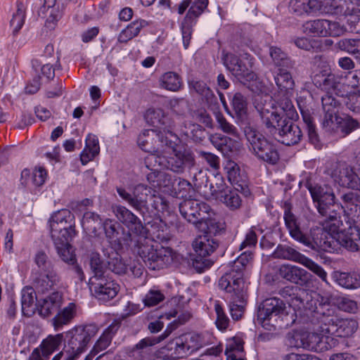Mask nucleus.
Listing matches in <instances>:
<instances>
[{
	"mask_svg": "<svg viewBox=\"0 0 360 360\" xmlns=\"http://www.w3.org/2000/svg\"><path fill=\"white\" fill-rule=\"evenodd\" d=\"M189 87L204 98L207 102H211L214 97L212 91L202 81L192 80L189 82Z\"/></svg>",
	"mask_w": 360,
	"mask_h": 360,
	"instance_id": "e2e57ef3",
	"label": "nucleus"
},
{
	"mask_svg": "<svg viewBox=\"0 0 360 360\" xmlns=\"http://www.w3.org/2000/svg\"><path fill=\"white\" fill-rule=\"evenodd\" d=\"M72 214L68 210H60L51 216L49 226L53 241L72 239L75 235L74 224L72 222Z\"/></svg>",
	"mask_w": 360,
	"mask_h": 360,
	"instance_id": "f8f14e48",
	"label": "nucleus"
},
{
	"mask_svg": "<svg viewBox=\"0 0 360 360\" xmlns=\"http://www.w3.org/2000/svg\"><path fill=\"white\" fill-rule=\"evenodd\" d=\"M60 282V277L53 271H49L45 275L34 280V287L39 293H46Z\"/></svg>",
	"mask_w": 360,
	"mask_h": 360,
	"instance_id": "f704fd0d",
	"label": "nucleus"
},
{
	"mask_svg": "<svg viewBox=\"0 0 360 360\" xmlns=\"http://www.w3.org/2000/svg\"><path fill=\"white\" fill-rule=\"evenodd\" d=\"M315 320V324H319L318 330L329 336L349 337L358 328V323L354 319H339L335 309L326 304H319L316 311Z\"/></svg>",
	"mask_w": 360,
	"mask_h": 360,
	"instance_id": "20e7f679",
	"label": "nucleus"
},
{
	"mask_svg": "<svg viewBox=\"0 0 360 360\" xmlns=\"http://www.w3.org/2000/svg\"><path fill=\"white\" fill-rule=\"evenodd\" d=\"M226 360H245L243 342L239 338H233L227 342L225 350Z\"/></svg>",
	"mask_w": 360,
	"mask_h": 360,
	"instance_id": "37998d69",
	"label": "nucleus"
},
{
	"mask_svg": "<svg viewBox=\"0 0 360 360\" xmlns=\"http://www.w3.org/2000/svg\"><path fill=\"white\" fill-rule=\"evenodd\" d=\"M292 68H280L274 77L275 82L281 91H286L292 89L295 86L294 80L290 70Z\"/></svg>",
	"mask_w": 360,
	"mask_h": 360,
	"instance_id": "09e8293b",
	"label": "nucleus"
},
{
	"mask_svg": "<svg viewBox=\"0 0 360 360\" xmlns=\"http://www.w3.org/2000/svg\"><path fill=\"white\" fill-rule=\"evenodd\" d=\"M187 356L206 345L204 337L199 333H190L179 337Z\"/></svg>",
	"mask_w": 360,
	"mask_h": 360,
	"instance_id": "7c9ffc66",
	"label": "nucleus"
},
{
	"mask_svg": "<svg viewBox=\"0 0 360 360\" xmlns=\"http://www.w3.org/2000/svg\"><path fill=\"white\" fill-rule=\"evenodd\" d=\"M145 163L147 167H159L176 174H182L186 167H191L195 165V158L191 151H176L174 148L168 150L164 149L160 154H149L145 159Z\"/></svg>",
	"mask_w": 360,
	"mask_h": 360,
	"instance_id": "39448f33",
	"label": "nucleus"
},
{
	"mask_svg": "<svg viewBox=\"0 0 360 360\" xmlns=\"http://www.w3.org/2000/svg\"><path fill=\"white\" fill-rule=\"evenodd\" d=\"M75 314V305L73 303L69 304L60 311L52 319V323L56 330H60L63 326L69 323Z\"/></svg>",
	"mask_w": 360,
	"mask_h": 360,
	"instance_id": "58836bf2",
	"label": "nucleus"
},
{
	"mask_svg": "<svg viewBox=\"0 0 360 360\" xmlns=\"http://www.w3.org/2000/svg\"><path fill=\"white\" fill-rule=\"evenodd\" d=\"M221 59L226 68L238 79L252 81L255 79L253 71L236 54L223 51Z\"/></svg>",
	"mask_w": 360,
	"mask_h": 360,
	"instance_id": "2eb2a0df",
	"label": "nucleus"
},
{
	"mask_svg": "<svg viewBox=\"0 0 360 360\" xmlns=\"http://www.w3.org/2000/svg\"><path fill=\"white\" fill-rule=\"evenodd\" d=\"M179 337L174 339L160 349L158 358L162 360H174L187 357Z\"/></svg>",
	"mask_w": 360,
	"mask_h": 360,
	"instance_id": "c756f323",
	"label": "nucleus"
},
{
	"mask_svg": "<svg viewBox=\"0 0 360 360\" xmlns=\"http://www.w3.org/2000/svg\"><path fill=\"white\" fill-rule=\"evenodd\" d=\"M225 274L219 281L221 289L230 294L229 309L233 320H239L243 315L247 302L248 285L240 275Z\"/></svg>",
	"mask_w": 360,
	"mask_h": 360,
	"instance_id": "423d86ee",
	"label": "nucleus"
},
{
	"mask_svg": "<svg viewBox=\"0 0 360 360\" xmlns=\"http://www.w3.org/2000/svg\"><path fill=\"white\" fill-rule=\"evenodd\" d=\"M90 289L96 298L107 302L114 298L120 289L119 285L108 277H104L90 283Z\"/></svg>",
	"mask_w": 360,
	"mask_h": 360,
	"instance_id": "4be33fe9",
	"label": "nucleus"
},
{
	"mask_svg": "<svg viewBox=\"0 0 360 360\" xmlns=\"http://www.w3.org/2000/svg\"><path fill=\"white\" fill-rule=\"evenodd\" d=\"M219 240L210 235H200L192 243L195 254L200 257H207L219 247Z\"/></svg>",
	"mask_w": 360,
	"mask_h": 360,
	"instance_id": "cd10ccee",
	"label": "nucleus"
},
{
	"mask_svg": "<svg viewBox=\"0 0 360 360\" xmlns=\"http://www.w3.org/2000/svg\"><path fill=\"white\" fill-rule=\"evenodd\" d=\"M98 140L95 135L89 134L86 139V146L80 159L83 165H86L99 153Z\"/></svg>",
	"mask_w": 360,
	"mask_h": 360,
	"instance_id": "c03bdc74",
	"label": "nucleus"
},
{
	"mask_svg": "<svg viewBox=\"0 0 360 360\" xmlns=\"http://www.w3.org/2000/svg\"><path fill=\"white\" fill-rule=\"evenodd\" d=\"M117 192L124 201L142 216L148 212V200L151 197H155L153 194L154 191L150 187L141 184L134 186L132 193L121 187L117 188Z\"/></svg>",
	"mask_w": 360,
	"mask_h": 360,
	"instance_id": "9b49d317",
	"label": "nucleus"
},
{
	"mask_svg": "<svg viewBox=\"0 0 360 360\" xmlns=\"http://www.w3.org/2000/svg\"><path fill=\"white\" fill-rule=\"evenodd\" d=\"M146 119L150 120L151 124L161 131L165 136H167L174 141L177 139L176 136L172 131L176 125V122L161 110H148Z\"/></svg>",
	"mask_w": 360,
	"mask_h": 360,
	"instance_id": "aec40b11",
	"label": "nucleus"
},
{
	"mask_svg": "<svg viewBox=\"0 0 360 360\" xmlns=\"http://www.w3.org/2000/svg\"><path fill=\"white\" fill-rule=\"evenodd\" d=\"M299 108L302 117V120L306 124L309 141L316 147H320L319 136L316 132V127L314 123V119L310 111L304 109L299 104Z\"/></svg>",
	"mask_w": 360,
	"mask_h": 360,
	"instance_id": "79ce46f5",
	"label": "nucleus"
},
{
	"mask_svg": "<svg viewBox=\"0 0 360 360\" xmlns=\"http://www.w3.org/2000/svg\"><path fill=\"white\" fill-rule=\"evenodd\" d=\"M229 181L234 187V189L242 193L248 191L247 178L244 174L240 173L238 165L234 162H229L225 167Z\"/></svg>",
	"mask_w": 360,
	"mask_h": 360,
	"instance_id": "c85d7f7f",
	"label": "nucleus"
},
{
	"mask_svg": "<svg viewBox=\"0 0 360 360\" xmlns=\"http://www.w3.org/2000/svg\"><path fill=\"white\" fill-rule=\"evenodd\" d=\"M244 132L249 150L257 159L271 165L278 162L279 154L273 143L252 127H246Z\"/></svg>",
	"mask_w": 360,
	"mask_h": 360,
	"instance_id": "0eeeda50",
	"label": "nucleus"
},
{
	"mask_svg": "<svg viewBox=\"0 0 360 360\" xmlns=\"http://www.w3.org/2000/svg\"><path fill=\"white\" fill-rule=\"evenodd\" d=\"M145 231L141 234L131 236L124 233V245L138 255L148 267L153 270L163 269L172 261V252L169 248L161 247L154 248L153 241L144 236Z\"/></svg>",
	"mask_w": 360,
	"mask_h": 360,
	"instance_id": "f03ea898",
	"label": "nucleus"
},
{
	"mask_svg": "<svg viewBox=\"0 0 360 360\" xmlns=\"http://www.w3.org/2000/svg\"><path fill=\"white\" fill-rule=\"evenodd\" d=\"M98 330L97 326L93 323L72 328L66 333V352L77 354V356L79 357L86 350L89 342L96 335Z\"/></svg>",
	"mask_w": 360,
	"mask_h": 360,
	"instance_id": "6e6552de",
	"label": "nucleus"
},
{
	"mask_svg": "<svg viewBox=\"0 0 360 360\" xmlns=\"http://www.w3.org/2000/svg\"><path fill=\"white\" fill-rule=\"evenodd\" d=\"M89 266L92 276L89 279V283L104 277L106 274L108 266L102 260L98 252H91L89 255Z\"/></svg>",
	"mask_w": 360,
	"mask_h": 360,
	"instance_id": "c9c22d12",
	"label": "nucleus"
},
{
	"mask_svg": "<svg viewBox=\"0 0 360 360\" xmlns=\"http://www.w3.org/2000/svg\"><path fill=\"white\" fill-rule=\"evenodd\" d=\"M333 179L340 186L352 189L360 188V178L352 168L345 163L338 164L331 174Z\"/></svg>",
	"mask_w": 360,
	"mask_h": 360,
	"instance_id": "412c9836",
	"label": "nucleus"
},
{
	"mask_svg": "<svg viewBox=\"0 0 360 360\" xmlns=\"http://www.w3.org/2000/svg\"><path fill=\"white\" fill-rule=\"evenodd\" d=\"M319 78V75H316L314 79V82L316 86L327 91V94H330V92L337 94V91H340V79L334 74H328L326 76H323L322 79Z\"/></svg>",
	"mask_w": 360,
	"mask_h": 360,
	"instance_id": "4c0bfd02",
	"label": "nucleus"
},
{
	"mask_svg": "<svg viewBox=\"0 0 360 360\" xmlns=\"http://www.w3.org/2000/svg\"><path fill=\"white\" fill-rule=\"evenodd\" d=\"M252 259V253L251 251H245L235 261L232 269L226 274L233 273L234 274L240 275L243 279V270ZM236 276V275H234Z\"/></svg>",
	"mask_w": 360,
	"mask_h": 360,
	"instance_id": "4d7b16f0",
	"label": "nucleus"
},
{
	"mask_svg": "<svg viewBox=\"0 0 360 360\" xmlns=\"http://www.w3.org/2000/svg\"><path fill=\"white\" fill-rule=\"evenodd\" d=\"M316 0H291L289 4L290 10L297 15L309 13L316 10Z\"/></svg>",
	"mask_w": 360,
	"mask_h": 360,
	"instance_id": "de8ad7c7",
	"label": "nucleus"
},
{
	"mask_svg": "<svg viewBox=\"0 0 360 360\" xmlns=\"http://www.w3.org/2000/svg\"><path fill=\"white\" fill-rule=\"evenodd\" d=\"M112 211L116 218L124 224L131 236L143 233L145 229L141 219L126 207L121 205H112Z\"/></svg>",
	"mask_w": 360,
	"mask_h": 360,
	"instance_id": "6ab92c4d",
	"label": "nucleus"
},
{
	"mask_svg": "<svg viewBox=\"0 0 360 360\" xmlns=\"http://www.w3.org/2000/svg\"><path fill=\"white\" fill-rule=\"evenodd\" d=\"M22 312L24 316H31L37 311L36 292L32 288L26 287L21 292Z\"/></svg>",
	"mask_w": 360,
	"mask_h": 360,
	"instance_id": "473e14b6",
	"label": "nucleus"
},
{
	"mask_svg": "<svg viewBox=\"0 0 360 360\" xmlns=\"http://www.w3.org/2000/svg\"><path fill=\"white\" fill-rule=\"evenodd\" d=\"M58 255L60 259L66 264H72L76 259V256L72 250L70 240L63 239L60 241H53Z\"/></svg>",
	"mask_w": 360,
	"mask_h": 360,
	"instance_id": "8fccbe9b",
	"label": "nucleus"
},
{
	"mask_svg": "<svg viewBox=\"0 0 360 360\" xmlns=\"http://www.w3.org/2000/svg\"><path fill=\"white\" fill-rule=\"evenodd\" d=\"M285 302L280 298L270 297L264 300L258 307L257 321L267 330L276 328L278 319L287 316Z\"/></svg>",
	"mask_w": 360,
	"mask_h": 360,
	"instance_id": "1a4fd4ad",
	"label": "nucleus"
},
{
	"mask_svg": "<svg viewBox=\"0 0 360 360\" xmlns=\"http://www.w3.org/2000/svg\"><path fill=\"white\" fill-rule=\"evenodd\" d=\"M319 327L316 332H305L304 349L314 351L316 352H323L330 348L328 340H332L328 334L319 332Z\"/></svg>",
	"mask_w": 360,
	"mask_h": 360,
	"instance_id": "a878e982",
	"label": "nucleus"
},
{
	"mask_svg": "<svg viewBox=\"0 0 360 360\" xmlns=\"http://www.w3.org/2000/svg\"><path fill=\"white\" fill-rule=\"evenodd\" d=\"M137 143L143 150L150 154H160L165 147L174 149L176 146L175 141L165 136L161 131L153 129L143 131L138 137Z\"/></svg>",
	"mask_w": 360,
	"mask_h": 360,
	"instance_id": "9d476101",
	"label": "nucleus"
},
{
	"mask_svg": "<svg viewBox=\"0 0 360 360\" xmlns=\"http://www.w3.org/2000/svg\"><path fill=\"white\" fill-rule=\"evenodd\" d=\"M25 12L23 4L22 3H18L17 10L15 13H13L10 22L11 26L13 27V34H16L22 28L25 22Z\"/></svg>",
	"mask_w": 360,
	"mask_h": 360,
	"instance_id": "0e129e2a",
	"label": "nucleus"
},
{
	"mask_svg": "<svg viewBox=\"0 0 360 360\" xmlns=\"http://www.w3.org/2000/svg\"><path fill=\"white\" fill-rule=\"evenodd\" d=\"M335 194L330 187L327 191V194L315 202L319 213L323 217V220L319 221V224L333 232L337 231L338 226L341 223L338 213L332 209L335 206Z\"/></svg>",
	"mask_w": 360,
	"mask_h": 360,
	"instance_id": "ddd939ff",
	"label": "nucleus"
},
{
	"mask_svg": "<svg viewBox=\"0 0 360 360\" xmlns=\"http://www.w3.org/2000/svg\"><path fill=\"white\" fill-rule=\"evenodd\" d=\"M103 222L100 216L92 212H86L83 216L82 224L87 231L96 234Z\"/></svg>",
	"mask_w": 360,
	"mask_h": 360,
	"instance_id": "5fc2aeb1",
	"label": "nucleus"
},
{
	"mask_svg": "<svg viewBox=\"0 0 360 360\" xmlns=\"http://www.w3.org/2000/svg\"><path fill=\"white\" fill-rule=\"evenodd\" d=\"M332 277L338 285L345 289L354 290L360 288V270L335 271Z\"/></svg>",
	"mask_w": 360,
	"mask_h": 360,
	"instance_id": "bb28decb",
	"label": "nucleus"
},
{
	"mask_svg": "<svg viewBox=\"0 0 360 360\" xmlns=\"http://www.w3.org/2000/svg\"><path fill=\"white\" fill-rule=\"evenodd\" d=\"M323 110L322 126L326 131H331L338 122L340 103L331 94H326L321 97Z\"/></svg>",
	"mask_w": 360,
	"mask_h": 360,
	"instance_id": "f3484780",
	"label": "nucleus"
},
{
	"mask_svg": "<svg viewBox=\"0 0 360 360\" xmlns=\"http://www.w3.org/2000/svg\"><path fill=\"white\" fill-rule=\"evenodd\" d=\"M341 224L342 222L339 224L338 230L335 232L324 229L323 226L320 228L323 229L324 231L333 238L334 243L331 245L330 250H319V252H334L337 250L338 243L352 251L357 250L358 245L355 243V240L359 238V234L358 233L356 228L349 226L347 230L343 231L340 229Z\"/></svg>",
	"mask_w": 360,
	"mask_h": 360,
	"instance_id": "4468645a",
	"label": "nucleus"
},
{
	"mask_svg": "<svg viewBox=\"0 0 360 360\" xmlns=\"http://www.w3.org/2000/svg\"><path fill=\"white\" fill-rule=\"evenodd\" d=\"M160 86L169 91H176L181 89V79L174 72H167L162 75L160 79Z\"/></svg>",
	"mask_w": 360,
	"mask_h": 360,
	"instance_id": "603ef678",
	"label": "nucleus"
},
{
	"mask_svg": "<svg viewBox=\"0 0 360 360\" xmlns=\"http://www.w3.org/2000/svg\"><path fill=\"white\" fill-rule=\"evenodd\" d=\"M108 269L117 275H123L127 272V266L121 256L117 252H112V257L108 261Z\"/></svg>",
	"mask_w": 360,
	"mask_h": 360,
	"instance_id": "bf43d9fd",
	"label": "nucleus"
},
{
	"mask_svg": "<svg viewBox=\"0 0 360 360\" xmlns=\"http://www.w3.org/2000/svg\"><path fill=\"white\" fill-rule=\"evenodd\" d=\"M283 218L289 234L295 240L312 250H330L334 240L323 229H313L309 236L301 229L297 217L288 205L285 207Z\"/></svg>",
	"mask_w": 360,
	"mask_h": 360,
	"instance_id": "7ed1b4c3",
	"label": "nucleus"
},
{
	"mask_svg": "<svg viewBox=\"0 0 360 360\" xmlns=\"http://www.w3.org/2000/svg\"><path fill=\"white\" fill-rule=\"evenodd\" d=\"M279 275L283 278L300 285L307 284L311 278V274L305 269L291 264L281 266Z\"/></svg>",
	"mask_w": 360,
	"mask_h": 360,
	"instance_id": "393cba45",
	"label": "nucleus"
},
{
	"mask_svg": "<svg viewBox=\"0 0 360 360\" xmlns=\"http://www.w3.org/2000/svg\"><path fill=\"white\" fill-rule=\"evenodd\" d=\"M209 140L212 146L224 155L234 151L237 148L238 142L219 133L210 134Z\"/></svg>",
	"mask_w": 360,
	"mask_h": 360,
	"instance_id": "2f4dec72",
	"label": "nucleus"
},
{
	"mask_svg": "<svg viewBox=\"0 0 360 360\" xmlns=\"http://www.w3.org/2000/svg\"><path fill=\"white\" fill-rule=\"evenodd\" d=\"M269 54L273 60L274 65L280 68H293L295 65L294 61H292L288 54L283 51L281 49L277 46H271L269 49Z\"/></svg>",
	"mask_w": 360,
	"mask_h": 360,
	"instance_id": "49530a36",
	"label": "nucleus"
},
{
	"mask_svg": "<svg viewBox=\"0 0 360 360\" xmlns=\"http://www.w3.org/2000/svg\"><path fill=\"white\" fill-rule=\"evenodd\" d=\"M305 332L304 330H292L285 336V344L295 348L304 349Z\"/></svg>",
	"mask_w": 360,
	"mask_h": 360,
	"instance_id": "052dcab7",
	"label": "nucleus"
},
{
	"mask_svg": "<svg viewBox=\"0 0 360 360\" xmlns=\"http://www.w3.org/2000/svg\"><path fill=\"white\" fill-rule=\"evenodd\" d=\"M184 127L185 129H182L184 134L194 141L200 143L205 139L207 132L200 124L189 122Z\"/></svg>",
	"mask_w": 360,
	"mask_h": 360,
	"instance_id": "13d9d810",
	"label": "nucleus"
},
{
	"mask_svg": "<svg viewBox=\"0 0 360 360\" xmlns=\"http://www.w3.org/2000/svg\"><path fill=\"white\" fill-rule=\"evenodd\" d=\"M102 226L108 240L117 241L119 244L124 245L122 238L127 231L120 224L113 219H106Z\"/></svg>",
	"mask_w": 360,
	"mask_h": 360,
	"instance_id": "72a5a7b5",
	"label": "nucleus"
},
{
	"mask_svg": "<svg viewBox=\"0 0 360 360\" xmlns=\"http://www.w3.org/2000/svg\"><path fill=\"white\" fill-rule=\"evenodd\" d=\"M169 106L173 115H174L177 119L179 120L185 115L187 108V103L184 99H171L169 102Z\"/></svg>",
	"mask_w": 360,
	"mask_h": 360,
	"instance_id": "774afa93",
	"label": "nucleus"
},
{
	"mask_svg": "<svg viewBox=\"0 0 360 360\" xmlns=\"http://www.w3.org/2000/svg\"><path fill=\"white\" fill-rule=\"evenodd\" d=\"M177 184L174 186L173 188L177 194L181 198H191L194 193V189L192 184L187 180L176 178Z\"/></svg>",
	"mask_w": 360,
	"mask_h": 360,
	"instance_id": "338daca9",
	"label": "nucleus"
},
{
	"mask_svg": "<svg viewBox=\"0 0 360 360\" xmlns=\"http://www.w3.org/2000/svg\"><path fill=\"white\" fill-rule=\"evenodd\" d=\"M209 208L207 203L193 199L185 200L179 205L183 217L195 226L203 224L205 214L208 212Z\"/></svg>",
	"mask_w": 360,
	"mask_h": 360,
	"instance_id": "dca6fc26",
	"label": "nucleus"
},
{
	"mask_svg": "<svg viewBox=\"0 0 360 360\" xmlns=\"http://www.w3.org/2000/svg\"><path fill=\"white\" fill-rule=\"evenodd\" d=\"M207 5L208 0H195L191 5L184 18H186V20L194 22V20L202 14Z\"/></svg>",
	"mask_w": 360,
	"mask_h": 360,
	"instance_id": "69168bd1",
	"label": "nucleus"
},
{
	"mask_svg": "<svg viewBox=\"0 0 360 360\" xmlns=\"http://www.w3.org/2000/svg\"><path fill=\"white\" fill-rule=\"evenodd\" d=\"M335 47L354 55L356 59L360 60V39H342L335 44Z\"/></svg>",
	"mask_w": 360,
	"mask_h": 360,
	"instance_id": "3c124183",
	"label": "nucleus"
},
{
	"mask_svg": "<svg viewBox=\"0 0 360 360\" xmlns=\"http://www.w3.org/2000/svg\"><path fill=\"white\" fill-rule=\"evenodd\" d=\"M112 211L116 218L124 224L131 236L143 233L145 229L141 219L126 207L121 205H112Z\"/></svg>",
	"mask_w": 360,
	"mask_h": 360,
	"instance_id": "a211bd4d",
	"label": "nucleus"
},
{
	"mask_svg": "<svg viewBox=\"0 0 360 360\" xmlns=\"http://www.w3.org/2000/svg\"><path fill=\"white\" fill-rule=\"evenodd\" d=\"M342 202L341 207L346 215L351 218L359 217V211L360 206L357 204V193L355 192H348L341 197Z\"/></svg>",
	"mask_w": 360,
	"mask_h": 360,
	"instance_id": "e433bc0d",
	"label": "nucleus"
},
{
	"mask_svg": "<svg viewBox=\"0 0 360 360\" xmlns=\"http://www.w3.org/2000/svg\"><path fill=\"white\" fill-rule=\"evenodd\" d=\"M237 191L236 189L231 190L226 188V191L222 192L221 195H218L217 198L231 210H236L240 207L242 202Z\"/></svg>",
	"mask_w": 360,
	"mask_h": 360,
	"instance_id": "864d4df0",
	"label": "nucleus"
},
{
	"mask_svg": "<svg viewBox=\"0 0 360 360\" xmlns=\"http://www.w3.org/2000/svg\"><path fill=\"white\" fill-rule=\"evenodd\" d=\"M62 304V292L54 291L44 298L37 300V312L41 317L46 318L58 311Z\"/></svg>",
	"mask_w": 360,
	"mask_h": 360,
	"instance_id": "5701e85b",
	"label": "nucleus"
},
{
	"mask_svg": "<svg viewBox=\"0 0 360 360\" xmlns=\"http://www.w3.org/2000/svg\"><path fill=\"white\" fill-rule=\"evenodd\" d=\"M275 258L287 259L298 263H302L304 255L292 247L286 245H278L273 252Z\"/></svg>",
	"mask_w": 360,
	"mask_h": 360,
	"instance_id": "a19ab883",
	"label": "nucleus"
},
{
	"mask_svg": "<svg viewBox=\"0 0 360 360\" xmlns=\"http://www.w3.org/2000/svg\"><path fill=\"white\" fill-rule=\"evenodd\" d=\"M340 122H338L334 129L328 132H338L339 130L344 134L347 135L354 130L360 127V123L351 117L342 118L340 116Z\"/></svg>",
	"mask_w": 360,
	"mask_h": 360,
	"instance_id": "6e6d98bb",
	"label": "nucleus"
},
{
	"mask_svg": "<svg viewBox=\"0 0 360 360\" xmlns=\"http://www.w3.org/2000/svg\"><path fill=\"white\" fill-rule=\"evenodd\" d=\"M292 304L299 309H304L306 315L310 319L312 323H316L315 314L319 305L317 302L313 300L311 296L304 290H299V292L293 295L291 299ZM319 304H321L319 303Z\"/></svg>",
	"mask_w": 360,
	"mask_h": 360,
	"instance_id": "b1692460",
	"label": "nucleus"
},
{
	"mask_svg": "<svg viewBox=\"0 0 360 360\" xmlns=\"http://www.w3.org/2000/svg\"><path fill=\"white\" fill-rule=\"evenodd\" d=\"M255 107L267 135L285 146L295 145L301 141L303 135L300 127L283 112L280 113L259 104Z\"/></svg>",
	"mask_w": 360,
	"mask_h": 360,
	"instance_id": "f257e3e1",
	"label": "nucleus"
},
{
	"mask_svg": "<svg viewBox=\"0 0 360 360\" xmlns=\"http://www.w3.org/2000/svg\"><path fill=\"white\" fill-rule=\"evenodd\" d=\"M247 101L245 97L240 92L235 93L231 97V105L236 115L243 118L247 113Z\"/></svg>",
	"mask_w": 360,
	"mask_h": 360,
	"instance_id": "680f3d73",
	"label": "nucleus"
},
{
	"mask_svg": "<svg viewBox=\"0 0 360 360\" xmlns=\"http://www.w3.org/2000/svg\"><path fill=\"white\" fill-rule=\"evenodd\" d=\"M303 32L314 37H327L328 20L318 19L306 22L303 26Z\"/></svg>",
	"mask_w": 360,
	"mask_h": 360,
	"instance_id": "ea45409f",
	"label": "nucleus"
},
{
	"mask_svg": "<svg viewBox=\"0 0 360 360\" xmlns=\"http://www.w3.org/2000/svg\"><path fill=\"white\" fill-rule=\"evenodd\" d=\"M119 328L120 323H112L110 324L96 342L91 353L96 354L99 352L105 349L111 342L112 336L116 333Z\"/></svg>",
	"mask_w": 360,
	"mask_h": 360,
	"instance_id": "a18cd8bd",
	"label": "nucleus"
}]
</instances>
